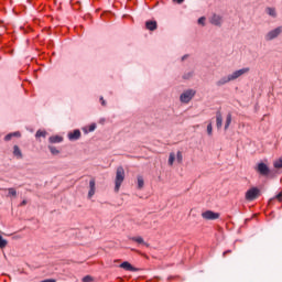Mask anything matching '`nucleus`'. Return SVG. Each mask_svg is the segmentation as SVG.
Segmentation results:
<instances>
[{
	"label": "nucleus",
	"instance_id": "obj_1",
	"mask_svg": "<svg viewBox=\"0 0 282 282\" xmlns=\"http://www.w3.org/2000/svg\"><path fill=\"white\" fill-rule=\"evenodd\" d=\"M248 72H250V68L248 67L235 70L234 73L221 77L218 82H216V85L217 87H224V85H228V83H232V80H237V78H241V76H243V74H248Z\"/></svg>",
	"mask_w": 282,
	"mask_h": 282
},
{
	"label": "nucleus",
	"instance_id": "obj_2",
	"mask_svg": "<svg viewBox=\"0 0 282 282\" xmlns=\"http://www.w3.org/2000/svg\"><path fill=\"white\" fill-rule=\"evenodd\" d=\"M122 182H124V167L119 166L116 172L115 178V192L118 193L120 187L122 186Z\"/></svg>",
	"mask_w": 282,
	"mask_h": 282
},
{
	"label": "nucleus",
	"instance_id": "obj_3",
	"mask_svg": "<svg viewBox=\"0 0 282 282\" xmlns=\"http://www.w3.org/2000/svg\"><path fill=\"white\" fill-rule=\"evenodd\" d=\"M195 94H197L195 91V89H187L184 90L181 96H180V100L181 102H184L185 105L191 102V100H193V98H195Z\"/></svg>",
	"mask_w": 282,
	"mask_h": 282
},
{
	"label": "nucleus",
	"instance_id": "obj_4",
	"mask_svg": "<svg viewBox=\"0 0 282 282\" xmlns=\"http://www.w3.org/2000/svg\"><path fill=\"white\" fill-rule=\"evenodd\" d=\"M282 34V26H276L275 29L269 31L265 35L264 39L265 41H274V39H279Z\"/></svg>",
	"mask_w": 282,
	"mask_h": 282
},
{
	"label": "nucleus",
	"instance_id": "obj_5",
	"mask_svg": "<svg viewBox=\"0 0 282 282\" xmlns=\"http://www.w3.org/2000/svg\"><path fill=\"white\" fill-rule=\"evenodd\" d=\"M209 23L216 28H221V25H224V17L221 14L214 13L209 18Z\"/></svg>",
	"mask_w": 282,
	"mask_h": 282
},
{
	"label": "nucleus",
	"instance_id": "obj_6",
	"mask_svg": "<svg viewBox=\"0 0 282 282\" xmlns=\"http://www.w3.org/2000/svg\"><path fill=\"white\" fill-rule=\"evenodd\" d=\"M258 196H259V188H257V187L250 188L246 193V200L253 202V199H257Z\"/></svg>",
	"mask_w": 282,
	"mask_h": 282
},
{
	"label": "nucleus",
	"instance_id": "obj_7",
	"mask_svg": "<svg viewBox=\"0 0 282 282\" xmlns=\"http://www.w3.org/2000/svg\"><path fill=\"white\" fill-rule=\"evenodd\" d=\"M203 219H207L209 221H213L215 219H219V214L215 213L213 210H206L202 214Z\"/></svg>",
	"mask_w": 282,
	"mask_h": 282
},
{
	"label": "nucleus",
	"instance_id": "obj_8",
	"mask_svg": "<svg viewBox=\"0 0 282 282\" xmlns=\"http://www.w3.org/2000/svg\"><path fill=\"white\" fill-rule=\"evenodd\" d=\"M80 135H82V133H80V130H78V129H75L67 133V138H68L69 142H76V140H80Z\"/></svg>",
	"mask_w": 282,
	"mask_h": 282
},
{
	"label": "nucleus",
	"instance_id": "obj_9",
	"mask_svg": "<svg viewBox=\"0 0 282 282\" xmlns=\"http://www.w3.org/2000/svg\"><path fill=\"white\" fill-rule=\"evenodd\" d=\"M257 171L258 173H260V175H270V167H268L265 163H259L257 166Z\"/></svg>",
	"mask_w": 282,
	"mask_h": 282
},
{
	"label": "nucleus",
	"instance_id": "obj_10",
	"mask_svg": "<svg viewBox=\"0 0 282 282\" xmlns=\"http://www.w3.org/2000/svg\"><path fill=\"white\" fill-rule=\"evenodd\" d=\"M119 268H122V270H126V272H138V268L132 267L128 261L122 262Z\"/></svg>",
	"mask_w": 282,
	"mask_h": 282
},
{
	"label": "nucleus",
	"instance_id": "obj_11",
	"mask_svg": "<svg viewBox=\"0 0 282 282\" xmlns=\"http://www.w3.org/2000/svg\"><path fill=\"white\" fill-rule=\"evenodd\" d=\"M94 195H96V180L93 178L89 181L88 199H91Z\"/></svg>",
	"mask_w": 282,
	"mask_h": 282
},
{
	"label": "nucleus",
	"instance_id": "obj_12",
	"mask_svg": "<svg viewBox=\"0 0 282 282\" xmlns=\"http://www.w3.org/2000/svg\"><path fill=\"white\" fill-rule=\"evenodd\" d=\"M145 28L150 32H154V30H158V22L155 20H149L145 22Z\"/></svg>",
	"mask_w": 282,
	"mask_h": 282
},
{
	"label": "nucleus",
	"instance_id": "obj_13",
	"mask_svg": "<svg viewBox=\"0 0 282 282\" xmlns=\"http://www.w3.org/2000/svg\"><path fill=\"white\" fill-rule=\"evenodd\" d=\"M216 127L217 129H221V127H224V117L221 116L220 111L216 112Z\"/></svg>",
	"mask_w": 282,
	"mask_h": 282
},
{
	"label": "nucleus",
	"instance_id": "obj_14",
	"mask_svg": "<svg viewBox=\"0 0 282 282\" xmlns=\"http://www.w3.org/2000/svg\"><path fill=\"white\" fill-rule=\"evenodd\" d=\"M12 138H21V132L20 131H15V132L8 133L4 137V141L6 142H10V140H12Z\"/></svg>",
	"mask_w": 282,
	"mask_h": 282
},
{
	"label": "nucleus",
	"instance_id": "obj_15",
	"mask_svg": "<svg viewBox=\"0 0 282 282\" xmlns=\"http://www.w3.org/2000/svg\"><path fill=\"white\" fill-rule=\"evenodd\" d=\"M48 142H51V144H61V142H63V137L61 135L50 137Z\"/></svg>",
	"mask_w": 282,
	"mask_h": 282
},
{
	"label": "nucleus",
	"instance_id": "obj_16",
	"mask_svg": "<svg viewBox=\"0 0 282 282\" xmlns=\"http://www.w3.org/2000/svg\"><path fill=\"white\" fill-rule=\"evenodd\" d=\"M13 155L18 160H21L23 158V152H21V148H19V145L13 147Z\"/></svg>",
	"mask_w": 282,
	"mask_h": 282
},
{
	"label": "nucleus",
	"instance_id": "obj_17",
	"mask_svg": "<svg viewBox=\"0 0 282 282\" xmlns=\"http://www.w3.org/2000/svg\"><path fill=\"white\" fill-rule=\"evenodd\" d=\"M96 123H91L88 127H84L82 130L84 131V133H91L94 131H96Z\"/></svg>",
	"mask_w": 282,
	"mask_h": 282
},
{
	"label": "nucleus",
	"instance_id": "obj_18",
	"mask_svg": "<svg viewBox=\"0 0 282 282\" xmlns=\"http://www.w3.org/2000/svg\"><path fill=\"white\" fill-rule=\"evenodd\" d=\"M231 122H232V115L228 113L226 117V122H225V131H228Z\"/></svg>",
	"mask_w": 282,
	"mask_h": 282
},
{
	"label": "nucleus",
	"instance_id": "obj_19",
	"mask_svg": "<svg viewBox=\"0 0 282 282\" xmlns=\"http://www.w3.org/2000/svg\"><path fill=\"white\" fill-rule=\"evenodd\" d=\"M267 14H269V17H272L273 19H276V9L274 8H267Z\"/></svg>",
	"mask_w": 282,
	"mask_h": 282
},
{
	"label": "nucleus",
	"instance_id": "obj_20",
	"mask_svg": "<svg viewBox=\"0 0 282 282\" xmlns=\"http://www.w3.org/2000/svg\"><path fill=\"white\" fill-rule=\"evenodd\" d=\"M193 76H195V72L189 70L187 73H184L183 78L184 80H189V78H193Z\"/></svg>",
	"mask_w": 282,
	"mask_h": 282
},
{
	"label": "nucleus",
	"instance_id": "obj_21",
	"mask_svg": "<svg viewBox=\"0 0 282 282\" xmlns=\"http://www.w3.org/2000/svg\"><path fill=\"white\" fill-rule=\"evenodd\" d=\"M48 151L52 153V155H58V153H61V151L53 145H48Z\"/></svg>",
	"mask_w": 282,
	"mask_h": 282
},
{
	"label": "nucleus",
	"instance_id": "obj_22",
	"mask_svg": "<svg viewBox=\"0 0 282 282\" xmlns=\"http://www.w3.org/2000/svg\"><path fill=\"white\" fill-rule=\"evenodd\" d=\"M47 135L46 131L37 130L35 133V138H45Z\"/></svg>",
	"mask_w": 282,
	"mask_h": 282
},
{
	"label": "nucleus",
	"instance_id": "obj_23",
	"mask_svg": "<svg viewBox=\"0 0 282 282\" xmlns=\"http://www.w3.org/2000/svg\"><path fill=\"white\" fill-rule=\"evenodd\" d=\"M273 166L274 169H282V158L275 160Z\"/></svg>",
	"mask_w": 282,
	"mask_h": 282
},
{
	"label": "nucleus",
	"instance_id": "obj_24",
	"mask_svg": "<svg viewBox=\"0 0 282 282\" xmlns=\"http://www.w3.org/2000/svg\"><path fill=\"white\" fill-rule=\"evenodd\" d=\"M8 197H17V189L13 187L8 188Z\"/></svg>",
	"mask_w": 282,
	"mask_h": 282
},
{
	"label": "nucleus",
	"instance_id": "obj_25",
	"mask_svg": "<svg viewBox=\"0 0 282 282\" xmlns=\"http://www.w3.org/2000/svg\"><path fill=\"white\" fill-rule=\"evenodd\" d=\"M8 246V240L3 239V236L0 235V248L3 250Z\"/></svg>",
	"mask_w": 282,
	"mask_h": 282
},
{
	"label": "nucleus",
	"instance_id": "obj_26",
	"mask_svg": "<svg viewBox=\"0 0 282 282\" xmlns=\"http://www.w3.org/2000/svg\"><path fill=\"white\" fill-rule=\"evenodd\" d=\"M169 165L170 166H173V163L175 162V153H170V156H169Z\"/></svg>",
	"mask_w": 282,
	"mask_h": 282
},
{
	"label": "nucleus",
	"instance_id": "obj_27",
	"mask_svg": "<svg viewBox=\"0 0 282 282\" xmlns=\"http://www.w3.org/2000/svg\"><path fill=\"white\" fill-rule=\"evenodd\" d=\"M183 160H184V156L182 155V151H177L176 161L178 162V164H182Z\"/></svg>",
	"mask_w": 282,
	"mask_h": 282
},
{
	"label": "nucleus",
	"instance_id": "obj_28",
	"mask_svg": "<svg viewBox=\"0 0 282 282\" xmlns=\"http://www.w3.org/2000/svg\"><path fill=\"white\" fill-rule=\"evenodd\" d=\"M144 186V178L142 176H138V188H142Z\"/></svg>",
	"mask_w": 282,
	"mask_h": 282
},
{
	"label": "nucleus",
	"instance_id": "obj_29",
	"mask_svg": "<svg viewBox=\"0 0 282 282\" xmlns=\"http://www.w3.org/2000/svg\"><path fill=\"white\" fill-rule=\"evenodd\" d=\"M132 241H135L137 243H144V239L142 237H132Z\"/></svg>",
	"mask_w": 282,
	"mask_h": 282
},
{
	"label": "nucleus",
	"instance_id": "obj_30",
	"mask_svg": "<svg viewBox=\"0 0 282 282\" xmlns=\"http://www.w3.org/2000/svg\"><path fill=\"white\" fill-rule=\"evenodd\" d=\"M207 133H208V135H213V123L212 122H209L207 124Z\"/></svg>",
	"mask_w": 282,
	"mask_h": 282
},
{
	"label": "nucleus",
	"instance_id": "obj_31",
	"mask_svg": "<svg viewBox=\"0 0 282 282\" xmlns=\"http://www.w3.org/2000/svg\"><path fill=\"white\" fill-rule=\"evenodd\" d=\"M83 282H94V278H91V275H86L83 278L82 280Z\"/></svg>",
	"mask_w": 282,
	"mask_h": 282
},
{
	"label": "nucleus",
	"instance_id": "obj_32",
	"mask_svg": "<svg viewBox=\"0 0 282 282\" xmlns=\"http://www.w3.org/2000/svg\"><path fill=\"white\" fill-rule=\"evenodd\" d=\"M198 25H206V18L205 17H200L198 19Z\"/></svg>",
	"mask_w": 282,
	"mask_h": 282
},
{
	"label": "nucleus",
	"instance_id": "obj_33",
	"mask_svg": "<svg viewBox=\"0 0 282 282\" xmlns=\"http://www.w3.org/2000/svg\"><path fill=\"white\" fill-rule=\"evenodd\" d=\"M99 102L102 107H107V101L105 100V97L99 98Z\"/></svg>",
	"mask_w": 282,
	"mask_h": 282
},
{
	"label": "nucleus",
	"instance_id": "obj_34",
	"mask_svg": "<svg viewBox=\"0 0 282 282\" xmlns=\"http://www.w3.org/2000/svg\"><path fill=\"white\" fill-rule=\"evenodd\" d=\"M275 199H278V202L282 200V193H279L278 195H275Z\"/></svg>",
	"mask_w": 282,
	"mask_h": 282
},
{
	"label": "nucleus",
	"instance_id": "obj_35",
	"mask_svg": "<svg viewBox=\"0 0 282 282\" xmlns=\"http://www.w3.org/2000/svg\"><path fill=\"white\" fill-rule=\"evenodd\" d=\"M40 282H56V280L55 279H46V280H42Z\"/></svg>",
	"mask_w": 282,
	"mask_h": 282
},
{
	"label": "nucleus",
	"instance_id": "obj_36",
	"mask_svg": "<svg viewBox=\"0 0 282 282\" xmlns=\"http://www.w3.org/2000/svg\"><path fill=\"white\" fill-rule=\"evenodd\" d=\"M28 204V200H22L21 203H20V206H25Z\"/></svg>",
	"mask_w": 282,
	"mask_h": 282
},
{
	"label": "nucleus",
	"instance_id": "obj_37",
	"mask_svg": "<svg viewBox=\"0 0 282 282\" xmlns=\"http://www.w3.org/2000/svg\"><path fill=\"white\" fill-rule=\"evenodd\" d=\"M186 58H188V55H183L182 56V61H186Z\"/></svg>",
	"mask_w": 282,
	"mask_h": 282
},
{
	"label": "nucleus",
	"instance_id": "obj_38",
	"mask_svg": "<svg viewBox=\"0 0 282 282\" xmlns=\"http://www.w3.org/2000/svg\"><path fill=\"white\" fill-rule=\"evenodd\" d=\"M176 3L182 4L184 0H174Z\"/></svg>",
	"mask_w": 282,
	"mask_h": 282
},
{
	"label": "nucleus",
	"instance_id": "obj_39",
	"mask_svg": "<svg viewBox=\"0 0 282 282\" xmlns=\"http://www.w3.org/2000/svg\"><path fill=\"white\" fill-rule=\"evenodd\" d=\"M228 252H230V250L225 251V252L223 253L224 257H226V254H228Z\"/></svg>",
	"mask_w": 282,
	"mask_h": 282
}]
</instances>
